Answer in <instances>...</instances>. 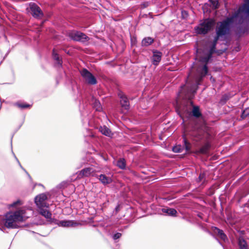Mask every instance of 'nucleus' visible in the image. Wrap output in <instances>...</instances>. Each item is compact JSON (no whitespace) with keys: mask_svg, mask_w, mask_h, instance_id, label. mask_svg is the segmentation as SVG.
Returning <instances> with one entry per match:
<instances>
[{"mask_svg":"<svg viewBox=\"0 0 249 249\" xmlns=\"http://www.w3.org/2000/svg\"><path fill=\"white\" fill-rule=\"evenodd\" d=\"M216 48H196V59L199 63L194 67L206 66L214 53L220 55L226 51L227 48L223 50H216Z\"/></svg>","mask_w":249,"mask_h":249,"instance_id":"f257e3e1","label":"nucleus"},{"mask_svg":"<svg viewBox=\"0 0 249 249\" xmlns=\"http://www.w3.org/2000/svg\"><path fill=\"white\" fill-rule=\"evenodd\" d=\"M232 22L233 18L230 17L217 23L215 29L216 36L214 39L215 42L219 39L222 40L230 35Z\"/></svg>","mask_w":249,"mask_h":249,"instance_id":"f03ea898","label":"nucleus"},{"mask_svg":"<svg viewBox=\"0 0 249 249\" xmlns=\"http://www.w3.org/2000/svg\"><path fill=\"white\" fill-rule=\"evenodd\" d=\"M23 210H18L7 213L5 215L4 226L8 229L18 228V224L23 221Z\"/></svg>","mask_w":249,"mask_h":249,"instance_id":"7ed1b4c3","label":"nucleus"},{"mask_svg":"<svg viewBox=\"0 0 249 249\" xmlns=\"http://www.w3.org/2000/svg\"><path fill=\"white\" fill-rule=\"evenodd\" d=\"M214 21L212 18H206L201 21L194 28L195 33L199 35H206L213 28Z\"/></svg>","mask_w":249,"mask_h":249,"instance_id":"20e7f679","label":"nucleus"},{"mask_svg":"<svg viewBox=\"0 0 249 249\" xmlns=\"http://www.w3.org/2000/svg\"><path fill=\"white\" fill-rule=\"evenodd\" d=\"M69 36L72 40L82 42L88 41L89 38L85 34L77 31H72L69 33Z\"/></svg>","mask_w":249,"mask_h":249,"instance_id":"39448f33","label":"nucleus"},{"mask_svg":"<svg viewBox=\"0 0 249 249\" xmlns=\"http://www.w3.org/2000/svg\"><path fill=\"white\" fill-rule=\"evenodd\" d=\"M80 74L88 84L94 85L97 84L96 78L87 69L85 68L82 69L80 71Z\"/></svg>","mask_w":249,"mask_h":249,"instance_id":"423d86ee","label":"nucleus"},{"mask_svg":"<svg viewBox=\"0 0 249 249\" xmlns=\"http://www.w3.org/2000/svg\"><path fill=\"white\" fill-rule=\"evenodd\" d=\"M192 69H196V71L199 74V76L196 79V84L199 85L202 81L203 78L208 73V68L207 66H199L197 67H194Z\"/></svg>","mask_w":249,"mask_h":249,"instance_id":"0eeeda50","label":"nucleus"},{"mask_svg":"<svg viewBox=\"0 0 249 249\" xmlns=\"http://www.w3.org/2000/svg\"><path fill=\"white\" fill-rule=\"evenodd\" d=\"M48 199L47 195L44 194H40L35 198V202L36 206L38 208L41 207H49V204L46 202V200Z\"/></svg>","mask_w":249,"mask_h":249,"instance_id":"6e6552de","label":"nucleus"},{"mask_svg":"<svg viewBox=\"0 0 249 249\" xmlns=\"http://www.w3.org/2000/svg\"><path fill=\"white\" fill-rule=\"evenodd\" d=\"M31 13L33 17L36 18H41L43 16V13L41 8L35 3L30 4Z\"/></svg>","mask_w":249,"mask_h":249,"instance_id":"1a4fd4ad","label":"nucleus"},{"mask_svg":"<svg viewBox=\"0 0 249 249\" xmlns=\"http://www.w3.org/2000/svg\"><path fill=\"white\" fill-rule=\"evenodd\" d=\"M152 55L151 57L152 63L155 66H158L161 61L162 53L161 52L153 49L152 51Z\"/></svg>","mask_w":249,"mask_h":249,"instance_id":"9d476101","label":"nucleus"},{"mask_svg":"<svg viewBox=\"0 0 249 249\" xmlns=\"http://www.w3.org/2000/svg\"><path fill=\"white\" fill-rule=\"evenodd\" d=\"M118 96L120 98V104L121 107L125 109H128L129 108V102L126 96L123 92H120Z\"/></svg>","mask_w":249,"mask_h":249,"instance_id":"9b49d317","label":"nucleus"},{"mask_svg":"<svg viewBox=\"0 0 249 249\" xmlns=\"http://www.w3.org/2000/svg\"><path fill=\"white\" fill-rule=\"evenodd\" d=\"M94 172L93 168L90 167L85 168L80 171L78 173V176L80 178L89 177Z\"/></svg>","mask_w":249,"mask_h":249,"instance_id":"f8f14e48","label":"nucleus"},{"mask_svg":"<svg viewBox=\"0 0 249 249\" xmlns=\"http://www.w3.org/2000/svg\"><path fill=\"white\" fill-rule=\"evenodd\" d=\"M211 147V144L209 142L205 143L198 151L195 153L196 154H206L209 152Z\"/></svg>","mask_w":249,"mask_h":249,"instance_id":"ddd939ff","label":"nucleus"},{"mask_svg":"<svg viewBox=\"0 0 249 249\" xmlns=\"http://www.w3.org/2000/svg\"><path fill=\"white\" fill-rule=\"evenodd\" d=\"M214 232L223 241H226L228 240L227 236L224 233L223 230H220L217 227H214Z\"/></svg>","mask_w":249,"mask_h":249,"instance_id":"4468645a","label":"nucleus"},{"mask_svg":"<svg viewBox=\"0 0 249 249\" xmlns=\"http://www.w3.org/2000/svg\"><path fill=\"white\" fill-rule=\"evenodd\" d=\"M238 245L239 249H249L246 241L242 236H240L238 239Z\"/></svg>","mask_w":249,"mask_h":249,"instance_id":"2eb2a0df","label":"nucleus"},{"mask_svg":"<svg viewBox=\"0 0 249 249\" xmlns=\"http://www.w3.org/2000/svg\"><path fill=\"white\" fill-rule=\"evenodd\" d=\"M98 179L104 185L108 184L112 181V180L110 178L107 177L104 174L100 175L98 177Z\"/></svg>","mask_w":249,"mask_h":249,"instance_id":"dca6fc26","label":"nucleus"},{"mask_svg":"<svg viewBox=\"0 0 249 249\" xmlns=\"http://www.w3.org/2000/svg\"><path fill=\"white\" fill-rule=\"evenodd\" d=\"M44 207H41L38 208L39 213L47 219H51L52 217L51 213L50 211L44 209Z\"/></svg>","mask_w":249,"mask_h":249,"instance_id":"f3484780","label":"nucleus"},{"mask_svg":"<svg viewBox=\"0 0 249 249\" xmlns=\"http://www.w3.org/2000/svg\"><path fill=\"white\" fill-rule=\"evenodd\" d=\"M154 40V39L151 37H144L142 41V46L143 47H148L152 44Z\"/></svg>","mask_w":249,"mask_h":249,"instance_id":"a211bd4d","label":"nucleus"},{"mask_svg":"<svg viewBox=\"0 0 249 249\" xmlns=\"http://www.w3.org/2000/svg\"><path fill=\"white\" fill-rule=\"evenodd\" d=\"M99 130L101 133L107 136L110 137L111 134V132L110 130L106 126L104 125L103 126H100L99 128Z\"/></svg>","mask_w":249,"mask_h":249,"instance_id":"6ab92c4d","label":"nucleus"},{"mask_svg":"<svg viewBox=\"0 0 249 249\" xmlns=\"http://www.w3.org/2000/svg\"><path fill=\"white\" fill-rule=\"evenodd\" d=\"M161 211L163 213H166L170 216H176L177 213V211L173 208H163Z\"/></svg>","mask_w":249,"mask_h":249,"instance_id":"aec40b11","label":"nucleus"},{"mask_svg":"<svg viewBox=\"0 0 249 249\" xmlns=\"http://www.w3.org/2000/svg\"><path fill=\"white\" fill-rule=\"evenodd\" d=\"M53 59L56 61L57 64L61 66L62 64V59L60 58L59 54L55 52V49H53Z\"/></svg>","mask_w":249,"mask_h":249,"instance_id":"412c9836","label":"nucleus"},{"mask_svg":"<svg viewBox=\"0 0 249 249\" xmlns=\"http://www.w3.org/2000/svg\"><path fill=\"white\" fill-rule=\"evenodd\" d=\"M193 116L196 118L200 117L202 114L200 111L199 107L198 106H194L192 111Z\"/></svg>","mask_w":249,"mask_h":249,"instance_id":"4be33fe9","label":"nucleus"},{"mask_svg":"<svg viewBox=\"0 0 249 249\" xmlns=\"http://www.w3.org/2000/svg\"><path fill=\"white\" fill-rule=\"evenodd\" d=\"M183 147L185 148L186 152H188L190 151L192 147V144L185 136H183Z\"/></svg>","mask_w":249,"mask_h":249,"instance_id":"5701e85b","label":"nucleus"},{"mask_svg":"<svg viewBox=\"0 0 249 249\" xmlns=\"http://www.w3.org/2000/svg\"><path fill=\"white\" fill-rule=\"evenodd\" d=\"M15 106L21 109H25L30 108L31 105L26 103L17 102L15 104Z\"/></svg>","mask_w":249,"mask_h":249,"instance_id":"b1692460","label":"nucleus"},{"mask_svg":"<svg viewBox=\"0 0 249 249\" xmlns=\"http://www.w3.org/2000/svg\"><path fill=\"white\" fill-rule=\"evenodd\" d=\"M117 166L120 169H124L125 168V160L124 159H120L117 163Z\"/></svg>","mask_w":249,"mask_h":249,"instance_id":"393cba45","label":"nucleus"},{"mask_svg":"<svg viewBox=\"0 0 249 249\" xmlns=\"http://www.w3.org/2000/svg\"><path fill=\"white\" fill-rule=\"evenodd\" d=\"M231 97L229 95L225 94L221 98L219 103L221 105H224L230 99Z\"/></svg>","mask_w":249,"mask_h":249,"instance_id":"a878e982","label":"nucleus"},{"mask_svg":"<svg viewBox=\"0 0 249 249\" xmlns=\"http://www.w3.org/2000/svg\"><path fill=\"white\" fill-rule=\"evenodd\" d=\"M204 132L202 131H199L194 134V137L196 138V141H200L204 138Z\"/></svg>","mask_w":249,"mask_h":249,"instance_id":"bb28decb","label":"nucleus"},{"mask_svg":"<svg viewBox=\"0 0 249 249\" xmlns=\"http://www.w3.org/2000/svg\"><path fill=\"white\" fill-rule=\"evenodd\" d=\"M73 223L72 221L70 220H63L60 222V224L62 227H71L73 226Z\"/></svg>","mask_w":249,"mask_h":249,"instance_id":"cd10ccee","label":"nucleus"},{"mask_svg":"<svg viewBox=\"0 0 249 249\" xmlns=\"http://www.w3.org/2000/svg\"><path fill=\"white\" fill-rule=\"evenodd\" d=\"M249 116V107L246 108L244 109L242 112L241 115V118L242 119H245L247 117Z\"/></svg>","mask_w":249,"mask_h":249,"instance_id":"c85d7f7f","label":"nucleus"},{"mask_svg":"<svg viewBox=\"0 0 249 249\" xmlns=\"http://www.w3.org/2000/svg\"><path fill=\"white\" fill-rule=\"evenodd\" d=\"M183 149V147H182L181 145H177L174 146L172 150L175 153H180L182 151Z\"/></svg>","mask_w":249,"mask_h":249,"instance_id":"c756f323","label":"nucleus"},{"mask_svg":"<svg viewBox=\"0 0 249 249\" xmlns=\"http://www.w3.org/2000/svg\"><path fill=\"white\" fill-rule=\"evenodd\" d=\"M197 181L198 182H200L202 181V184H204L206 181V178H205V174L204 173H200L199 174V176L197 179Z\"/></svg>","mask_w":249,"mask_h":249,"instance_id":"7c9ffc66","label":"nucleus"},{"mask_svg":"<svg viewBox=\"0 0 249 249\" xmlns=\"http://www.w3.org/2000/svg\"><path fill=\"white\" fill-rule=\"evenodd\" d=\"M188 16H189L188 13L187 11L184 10L181 11V17H182V18H183V19L187 18H188Z\"/></svg>","mask_w":249,"mask_h":249,"instance_id":"2f4dec72","label":"nucleus"},{"mask_svg":"<svg viewBox=\"0 0 249 249\" xmlns=\"http://www.w3.org/2000/svg\"><path fill=\"white\" fill-rule=\"evenodd\" d=\"M186 110H182L180 108L178 107V108H177V111L178 113V115H179V116L181 117V118H183V115L185 111H186Z\"/></svg>","mask_w":249,"mask_h":249,"instance_id":"473e14b6","label":"nucleus"},{"mask_svg":"<svg viewBox=\"0 0 249 249\" xmlns=\"http://www.w3.org/2000/svg\"><path fill=\"white\" fill-rule=\"evenodd\" d=\"M22 203L20 200H18L16 201L13 202L10 205L11 207H15L17 205H21Z\"/></svg>","mask_w":249,"mask_h":249,"instance_id":"72a5a7b5","label":"nucleus"},{"mask_svg":"<svg viewBox=\"0 0 249 249\" xmlns=\"http://www.w3.org/2000/svg\"><path fill=\"white\" fill-rule=\"evenodd\" d=\"M122 236V233L120 232H117L114 234L113 236V238L114 240H116L120 238Z\"/></svg>","mask_w":249,"mask_h":249,"instance_id":"f704fd0d","label":"nucleus"},{"mask_svg":"<svg viewBox=\"0 0 249 249\" xmlns=\"http://www.w3.org/2000/svg\"><path fill=\"white\" fill-rule=\"evenodd\" d=\"M186 86L185 85H183V86H182L181 87V89L180 90V91L179 92V93L180 94H182L183 93V89L185 88Z\"/></svg>","mask_w":249,"mask_h":249,"instance_id":"c9c22d12","label":"nucleus"},{"mask_svg":"<svg viewBox=\"0 0 249 249\" xmlns=\"http://www.w3.org/2000/svg\"><path fill=\"white\" fill-rule=\"evenodd\" d=\"M131 40L132 45V46L134 45H135L134 42L136 40V38H131Z\"/></svg>","mask_w":249,"mask_h":249,"instance_id":"e433bc0d","label":"nucleus"},{"mask_svg":"<svg viewBox=\"0 0 249 249\" xmlns=\"http://www.w3.org/2000/svg\"><path fill=\"white\" fill-rule=\"evenodd\" d=\"M83 51H84L86 53H89V50L87 48H85V49L83 50Z\"/></svg>","mask_w":249,"mask_h":249,"instance_id":"4c0bfd02","label":"nucleus"},{"mask_svg":"<svg viewBox=\"0 0 249 249\" xmlns=\"http://www.w3.org/2000/svg\"><path fill=\"white\" fill-rule=\"evenodd\" d=\"M188 91L190 92H195V91H193V90L192 89H188Z\"/></svg>","mask_w":249,"mask_h":249,"instance_id":"58836bf2","label":"nucleus"},{"mask_svg":"<svg viewBox=\"0 0 249 249\" xmlns=\"http://www.w3.org/2000/svg\"><path fill=\"white\" fill-rule=\"evenodd\" d=\"M67 53L68 54H69L70 55H72V53H70V52H69H69H68Z\"/></svg>","mask_w":249,"mask_h":249,"instance_id":"ea45409f","label":"nucleus"},{"mask_svg":"<svg viewBox=\"0 0 249 249\" xmlns=\"http://www.w3.org/2000/svg\"><path fill=\"white\" fill-rule=\"evenodd\" d=\"M237 48L238 49H237V50H236V51H237V52H238V51H240V49H240V48H239V47H238V48Z\"/></svg>","mask_w":249,"mask_h":249,"instance_id":"a19ab883","label":"nucleus"},{"mask_svg":"<svg viewBox=\"0 0 249 249\" xmlns=\"http://www.w3.org/2000/svg\"><path fill=\"white\" fill-rule=\"evenodd\" d=\"M215 46H216L215 44H214L213 45V46L212 47H215Z\"/></svg>","mask_w":249,"mask_h":249,"instance_id":"79ce46f5","label":"nucleus"},{"mask_svg":"<svg viewBox=\"0 0 249 249\" xmlns=\"http://www.w3.org/2000/svg\"><path fill=\"white\" fill-rule=\"evenodd\" d=\"M190 103H191V104H193V102H192V101H190Z\"/></svg>","mask_w":249,"mask_h":249,"instance_id":"37998d69","label":"nucleus"}]
</instances>
